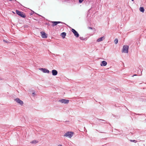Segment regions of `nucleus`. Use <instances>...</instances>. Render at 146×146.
<instances>
[{"instance_id":"1","label":"nucleus","mask_w":146,"mask_h":146,"mask_svg":"<svg viewBox=\"0 0 146 146\" xmlns=\"http://www.w3.org/2000/svg\"><path fill=\"white\" fill-rule=\"evenodd\" d=\"M73 134L74 132H73L68 131L65 134L64 136L71 138L73 136Z\"/></svg>"},{"instance_id":"2","label":"nucleus","mask_w":146,"mask_h":146,"mask_svg":"<svg viewBox=\"0 0 146 146\" xmlns=\"http://www.w3.org/2000/svg\"><path fill=\"white\" fill-rule=\"evenodd\" d=\"M129 47L127 45H124L123 46V49L122 51V52L128 53V49Z\"/></svg>"},{"instance_id":"3","label":"nucleus","mask_w":146,"mask_h":146,"mask_svg":"<svg viewBox=\"0 0 146 146\" xmlns=\"http://www.w3.org/2000/svg\"><path fill=\"white\" fill-rule=\"evenodd\" d=\"M16 13L18 15H19L20 17H22L23 18H25L26 17V15H25V14H24V13L23 12H21L19 10H16Z\"/></svg>"},{"instance_id":"4","label":"nucleus","mask_w":146,"mask_h":146,"mask_svg":"<svg viewBox=\"0 0 146 146\" xmlns=\"http://www.w3.org/2000/svg\"><path fill=\"white\" fill-rule=\"evenodd\" d=\"M14 100L16 101L21 106H23V102L19 98H17L14 99Z\"/></svg>"},{"instance_id":"5","label":"nucleus","mask_w":146,"mask_h":146,"mask_svg":"<svg viewBox=\"0 0 146 146\" xmlns=\"http://www.w3.org/2000/svg\"><path fill=\"white\" fill-rule=\"evenodd\" d=\"M58 102L64 104H67L69 102V100H66L64 99L60 100L58 101Z\"/></svg>"},{"instance_id":"6","label":"nucleus","mask_w":146,"mask_h":146,"mask_svg":"<svg viewBox=\"0 0 146 146\" xmlns=\"http://www.w3.org/2000/svg\"><path fill=\"white\" fill-rule=\"evenodd\" d=\"M71 31L76 37H78L79 36V34L75 29H72Z\"/></svg>"},{"instance_id":"7","label":"nucleus","mask_w":146,"mask_h":146,"mask_svg":"<svg viewBox=\"0 0 146 146\" xmlns=\"http://www.w3.org/2000/svg\"><path fill=\"white\" fill-rule=\"evenodd\" d=\"M40 69L44 73H49V70L45 68H41Z\"/></svg>"},{"instance_id":"8","label":"nucleus","mask_w":146,"mask_h":146,"mask_svg":"<svg viewBox=\"0 0 146 146\" xmlns=\"http://www.w3.org/2000/svg\"><path fill=\"white\" fill-rule=\"evenodd\" d=\"M41 35V36L43 38H45L47 37V34L44 32L41 31L40 32Z\"/></svg>"},{"instance_id":"9","label":"nucleus","mask_w":146,"mask_h":146,"mask_svg":"<svg viewBox=\"0 0 146 146\" xmlns=\"http://www.w3.org/2000/svg\"><path fill=\"white\" fill-rule=\"evenodd\" d=\"M52 23L53 24L52 25V26L53 27H54V26L57 25L58 24L60 23H62V24L63 23H62V22L59 21H52Z\"/></svg>"},{"instance_id":"10","label":"nucleus","mask_w":146,"mask_h":146,"mask_svg":"<svg viewBox=\"0 0 146 146\" xmlns=\"http://www.w3.org/2000/svg\"><path fill=\"white\" fill-rule=\"evenodd\" d=\"M52 73L53 76H56L58 74V72L56 70H52Z\"/></svg>"},{"instance_id":"11","label":"nucleus","mask_w":146,"mask_h":146,"mask_svg":"<svg viewBox=\"0 0 146 146\" xmlns=\"http://www.w3.org/2000/svg\"><path fill=\"white\" fill-rule=\"evenodd\" d=\"M107 64V62L105 61H103L102 62V63L101 64V66H106Z\"/></svg>"},{"instance_id":"12","label":"nucleus","mask_w":146,"mask_h":146,"mask_svg":"<svg viewBox=\"0 0 146 146\" xmlns=\"http://www.w3.org/2000/svg\"><path fill=\"white\" fill-rule=\"evenodd\" d=\"M104 38H104V36L101 37L100 38L98 39L97 40V41L98 42L102 41L104 39Z\"/></svg>"},{"instance_id":"13","label":"nucleus","mask_w":146,"mask_h":146,"mask_svg":"<svg viewBox=\"0 0 146 146\" xmlns=\"http://www.w3.org/2000/svg\"><path fill=\"white\" fill-rule=\"evenodd\" d=\"M66 35V33L65 32H63L61 33V35L63 38H65Z\"/></svg>"},{"instance_id":"14","label":"nucleus","mask_w":146,"mask_h":146,"mask_svg":"<svg viewBox=\"0 0 146 146\" xmlns=\"http://www.w3.org/2000/svg\"><path fill=\"white\" fill-rule=\"evenodd\" d=\"M139 10L142 13H143L144 12V11H145V10H144V8L142 7H140L139 8Z\"/></svg>"},{"instance_id":"15","label":"nucleus","mask_w":146,"mask_h":146,"mask_svg":"<svg viewBox=\"0 0 146 146\" xmlns=\"http://www.w3.org/2000/svg\"><path fill=\"white\" fill-rule=\"evenodd\" d=\"M38 142L36 141V140H33L31 142V143H33V144H35L37 143Z\"/></svg>"},{"instance_id":"16","label":"nucleus","mask_w":146,"mask_h":146,"mask_svg":"<svg viewBox=\"0 0 146 146\" xmlns=\"http://www.w3.org/2000/svg\"><path fill=\"white\" fill-rule=\"evenodd\" d=\"M80 40H87V39L86 38H84L83 37H80Z\"/></svg>"},{"instance_id":"17","label":"nucleus","mask_w":146,"mask_h":146,"mask_svg":"<svg viewBox=\"0 0 146 146\" xmlns=\"http://www.w3.org/2000/svg\"><path fill=\"white\" fill-rule=\"evenodd\" d=\"M114 42L115 44H117L118 42V40L117 39L115 38L114 41Z\"/></svg>"},{"instance_id":"18","label":"nucleus","mask_w":146,"mask_h":146,"mask_svg":"<svg viewBox=\"0 0 146 146\" xmlns=\"http://www.w3.org/2000/svg\"><path fill=\"white\" fill-rule=\"evenodd\" d=\"M130 141L131 142H133L135 143H136L137 142V141L136 140H133L130 139Z\"/></svg>"},{"instance_id":"19","label":"nucleus","mask_w":146,"mask_h":146,"mask_svg":"<svg viewBox=\"0 0 146 146\" xmlns=\"http://www.w3.org/2000/svg\"><path fill=\"white\" fill-rule=\"evenodd\" d=\"M84 1V0H79V2L80 3H81L82 2Z\"/></svg>"},{"instance_id":"20","label":"nucleus","mask_w":146,"mask_h":146,"mask_svg":"<svg viewBox=\"0 0 146 146\" xmlns=\"http://www.w3.org/2000/svg\"><path fill=\"white\" fill-rule=\"evenodd\" d=\"M32 94H33V96H34L35 95H36V93L35 92H33L32 93Z\"/></svg>"},{"instance_id":"21","label":"nucleus","mask_w":146,"mask_h":146,"mask_svg":"<svg viewBox=\"0 0 146 146\" xmlns=\"http://www.w3.org/2000/svg\"><path fill=\"white\" fill-rule=\"evenodd\" d=\"M88 29H93V28L92 27H88Z\"/></svg>"},{"instance_id":"22","label":"nucleus","mask_w":146,"mask_h":146,"mask_svg":"<svg viewBox=\"0 0 146 146\" xmlns=\"http://www.w3.org/2000/svg\"><path fill=\"white\" fill-rule=\"evenodd\" d=\"M3 41L4 42H5V43H7V41H6V40H3Z\"/></svg>"},{"instance_id":"23","label":"nucleus","mask_w":146,"mask_h":146,"mask_svg":"<svg viewBox=\"0 0 146 146\" xmlns=\"http://www.w3.org/2000/svg\"><path fill=\"white\" fill-rule=\"evenodd\" d=\"M98 119L99 120H102V121H105L104 120H103V119Z\"/></svg>"},{"instance_id":"24","label":"nucleus","mask_w":146,"mask_h":146,"mask_svg":"<svg viewBox=\"0 0 146 146\" xmlns=\"http://www.w3.org/2000/svg\"><path fill=\"white\" fill-rule=\"evenodd\" d=\"M58 146H62V145H59Z\"/></svg>"},{"instance_id":"25","label":"nucleus","mask_w":146,"mask_h":146,"mask_svg":"<svg viewBox=\"0 0 146 146\" xmlns=\"http://www.w3.org/2000/svg\"><path fill=\"white\" fill-rule=\"evenodd\" d=\"M136 76V75H135V74H134V75H133L132 76H133H133Z\"/></svg>"},{"instance_id":"26","label":"nucleus","mask_w":146,"mask_h":146,"mask_svg":"<svg viewBox=\"0 0 146 146\" xmlns=\"http://www.w3.org/2000/svg\"><path fill=\"white\" fill-rule=\"evenodd\" d=\"M131 1H134V0H131Z\"/></svg>"}]
</instances>
